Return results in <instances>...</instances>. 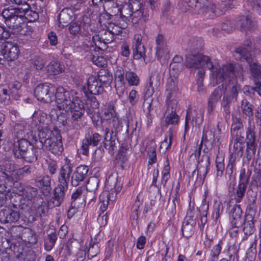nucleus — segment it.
I'll list each match as a JSON object with an SVG mask.
<instances>
[{
    "label": "nucleus",
    "mask_w": 261,
    "mask_h": 261,
    "mask_svg": "<svg viewBox=\"0 0 261 261\" xmlns=\"http://www.w3.org/2000/svg\"><path fill=\"white\" fill-rule=\"evenodd\" d=\"M221 244L222 242L219 241L218 244L213 247L211 251L210 261H217L218 260V256L222 250Z\"/></svg>",
    "instance_id": "obj_54"
},
{
    "label": "nucleus",
    "mask_w": 261,
    "mask_h": 261,
    "mask_svg": "<svg viewBox=\"0 0 261 261\" xmlns=\"http://www.w3.org/2000/svg\"><path fill=\"white\" fill-rule=\"evenodd\" d=\"M67 189L68 185L58 184L57 186L54 189V196L50 200L52 206H59L61 204L65 199Z\"/></svg>",
    "instance_id": "obj_16"
},
{
    "label": "nucleus",
    "mask_w": 261,
    "mask_h": 261,
    "mask_svg": "<svg viewBox=\"0 0 261 261\" xmlns=\"http://www.w3.org/2000/svg\"><path fill=\"white\" fill-rule=\"evenodd\" d=\"M73 16V12L70 9H63L58 15L59 26L64 27L69 23Z\"/></svg>",
    "instance_id": "obj_30"
},
{
    "label": "nucleus",
    "mask_w": 261,
    "mask_h": 261,
    "mask_svg": "<svg viewBox=\"0 0 261 261\" xmlns=\"http://www.w3.org/2000/svg\"><path fill=\"white\" fill-rule=\"evenodd\" d=\"M223 87V86L222 85L215 89L211 95L208 100L211 101L212 102L217 103L220 99L222 94L225 93L222 90Z\"/></svg>",
    "instance_id": "obj_50"
},
{
    "label": "nucleus",
    "mask_w": 261,
    "mask_h": 261,
    "mask_svg": "<svg viewBox=\"0 0 261 261\" xmlns=\"http://www.w3.org/2000/svg\"><path fill=\"white\" fill-rule=\"evenodd\" d=\"M254 123L250 118L248 119V126L246 131L247 141V150L253 151L255 148V135Z\"/></svg>",
    "instance_id": "obj_20"
},
{
    "label": "nucleus",
    "mask_w": 261,
    "mask_h": 261,
    "mask_svg": "<svg viewBox=\"0 0 261 261\" xmlns=\"http://www.w3.org/2000/svg\"><path fill=\"white\" fill-rule=\"evenodd\" d=\"M90 101L91 102L90 103V107L87 109V113L92 119L93 122L98 121V119L99 118V112L98 109L99 103L96 98L93 96H91Z\"/></svg>",
    "instance_id": "obj_33"
},
{
    "label": "nucleus",
    "mask_w": 261,
    "mask_h": 261,
    "mask_svg": "<svg viewBox=\"0 0 261 261\" xmlns=\"http://www.w3.org/2000/svg\"><path fill=\"white\" fill-rule=\"evenodd\" d=\"M125 79L130 86H137L140 83V78L138 75L133 71H128L125 73Z\"/></svg>",
    "instance_id": "obj_44"
},
{
    "label": "nucleus",
    "mask_w": 261,
    "mask_h": 261,
    "mask_svg": "<svg viewBox=\"0 0 261 261\" xmlns=\"http://www.w3.org/2000/svg\"><path fill=\"white\" fill-rule=\"evenodd\" d=\"M101 137L98 133H94L89 129L83 140L81 148L82 154L87 155L89 153V146H96L101 140Z\"/></svg>",
    "instance_id": "obj_13"
},
{
    "label": "nucleus",
    "mask_w": 261,
    "mask_h": 261,
    "mask_svg": "<svg viewBox=\"0 0 261 261\" xmlns=\"http://www.w3.org/2000/svg\"><path fill=\"white\" fill-rule=\"evenodd\" d=\"M155 42L156 55L158 58H168L170 50L164 37L162 34H159L156 37Z\"/></svg>",
    "instance_id": "obj_15"
},
{
    "label": "nucleus",
    "mask_w": 261,
    "mask_h": 261,
    "mask_svg": "<svg viewBox=\"0 0 261 261\" xmlns=\"http://www.w3.org/2000/svg\"><path fill=\"white\" fill-rule=\"evenodd\" d=\"M210 159L207 156H202L201 161L198 162L197 166L198 175L202 177H205L208 170L210 168Z\"/></svg>",
    "instance_id": "obj_32"
},
{
    "label": "nucleus",
    "mask_w": 261,
    "mask_h": 261,
    "mask_svg": "<svg viewBox=\"0 0 261 261\" xmlns=\"http://www.w3.org/2000/svg\"><path fill=\"white\" fill-rule=\"evenodd\" d=\"M114 34H117V33L109 31H105L101 37L98 35L93 36L91 38L89 37L88 39H85L82 45V48L85 52L96 51L98 49H102L103 47H106V44L113 41Z\"/></svg>",
    "instance_id": "obj_3"
},
{
    "label": "nucleus",
    "mask_w": 261,
    "mask_h": 261,
    "mask_svg": "<svg viewBox=\"0 0 261 261\" xmlns=\"http://www.w3.org/2000/svg\"><path fill=\"white\" fill-rule=\"evenodd\" d=\"M87 85L90 94L97 95L103 91V88L96 76L89 77Z\"/></svg>",
    "instance_id": "obj_22"
},
{
    "label": "nucleus",
    "mask_w": 261,
    "mask_h": 261,
    "mask_svg": "<svg viewBox=\"0 0 261 261\" xmlns=\"http://www.w3.org/2000/svg\"><path fill=\"white\" fill-rule=\"evenodd\" d=\"M33 118L36 125L40 126V127H47V125L50 123V120L48 119L47 114L45 113L39 112L35 114Z\"/></svg>",
    "instance_id": "obj_37"
},
{
    "label": "nucleus",
    "mask_w": 261,
    "mask_h": 261,
    "mask_svg": "<svg viewBox=\"0 0 261 261\" xmlns=\"http://www.w3.org/2000/svg\"><path fill=\"white\" fill-rule=\"evenodd\" d=\"M72 171V166L66 162L60 170L58 176V184L68 185L67 179H68Z\"/></svg>",
    "instance_id": "obj_29"
},
{
    "label": "nucleus",
    "mask_w": 261,
    "mask_h": 261,
    "mask_svg": "<svg viewBox=\"0 0 261 261\" xmlns=\"http://www.w3.org/2000/svg\"><path fill=\"white\" fill-rule=\"evenodd\" d=\"M57 239V235L55 232H51L48 235L47 238L44 243V248L46 251H50L54 246Z\"/></svg>",
    "instance_id": "obj_47"
},
{
    "label": "nucleus",
    "mask_w": 261,
    "mask_h": 261,
    "mask_svg": "<svg viewBox=\"0 0 261 261\" xmlns=\"http://www.w3.org/2000/svg\"><path fill=\"white\" fill-rule=\"evenodd\" d=\"M242 211L240 206L234 205L230 211V223L231 226H240L242 225Z\"/></svg>",
    "instance_id": "obj_26"
},
{
    "label": "nucleus",
    "mask_w": 261,
    "mask_h": 261,
    "mask_svg": "<svg viewBox=\"0 0 261 261\" xmlns=\"http://www.w3.org/2000/svg\"><path fill=\"white\" fill-rule=\"evenodd\" d=\"M19 218V213L12 209L2 210L0 212V219L5 223L16 222Z\"/></svg>",
    "instance_id": "obj_23"
},
{
    "label": "nucleus",
    "mask_w": 261,
    "mask_h": 261,
    "mask_svg": "<svg viewBox=\"0 0 261 261\" xmlns=\"http://www.w3.org/2000/svg\"><path fill=\"white\" fill-rule=\"evenodd\" d=\"M18 151L13 149V151L17 158L21 157V154H23L28 149L32 146L30 142L26 139H21L18 141Z\"/></svg>",
    "instance_id": "obj_38"
},
{
    "label": "nucleus",
    "mask_w": 261,
    "mask_h": 261,
    "mask_svg": "<svg viewBox=\"0 0 261 261\" xmlns=\"http://www.w3.org/2000/svg\"><path fill=\"white\" fill-rule=\"evenodd\" d=\"M20 13V11L18 7L8 8L5 9L2 13V15L5 19L6 25L9 28L11 32L14 34L21 33V22L18 20L19 18H22V15Z\"/></svg>",
    "instance_id": "obj_6"
},
{
    "label": "nucleus",
    "mask_w": 261,
    "mask_h": 261,
    "mask_svg": "<svg viewBox=\"0 0 261 261\" xmlns=\"http://www.w3.org/2000/svg\"><path fill=\"white\" fill-rule=\"evenodd\" d=\"M242 227V230L244 233L243 239H246L248 236L253 233L255 230L254 218L252 215L247 214L245 216Z\"/></svg>",
    "instance_id": "obj_24"
},
{
    "label": "nucleus",
    "mask_w": 261,
    "mask_h": 261,
    "mask_svg": "<svg viewBox=\"0 0 261 261\" xmlns=\"http://www.w3.org/2000/svg\"><path fill=\"white\" fill-rule=\"evenodd\" d=\"M203 114L204 111L202 109H189L187 112L185 129H187L189 123L193 126L201 124L203 120Z\"/></svg>",
    "instance_id": "obj_12"
},
{
    "label": "nucleus",
    "mask_w": 261,
    "mask_h": 261,
    "mask_svg": "<svg viewBox=\"0 0 261 261\" xmlns=\"http://www.w3.org/2000/svg\"><path fill=\"white\" fill-rule=\"evenodd\" d=\"M103 119L109 120L113 119L112 122L114 127L118 128L120 125L119 120L116 116L114 108L111 106H108L104 110L103 114L102 115Z\"/></svg>",
    "instance_id": "obj_34"
},
{
    "label": "nucleus",
    "mask_w": 261,
    "mask_h": 261,
    "mask_svg": "<svg viewBox=\"0 0 261 261\" xmlns=\"http://www.w3.org/2000/svg\"><path fill=\"white\" fill-rule=\"evenodd\" d=\"M251 44V42L250 40H247L245 45L247 46V48L239 47L236 49V51L240 56V58L244 59L249 63L252 75L255 78L261 80V66L255 63H251V59L250 54Z\"/></svg>",
    "instance_id": "obj_8"
},
{
    "label": "nucleus",
    "mask_w": 261,
    "mask_h": 261,
    "mask_svg": "<svg viewBox=\"0 0 261 261\" xmlns=\"http://www.w3.org/2000/svg\"><path fill=\"white\" fill-rule=\"evenodd\" d=\"M50 178L47 176H43L41 179L37 181V186L40 188L43 187H50Z\"/></svg>",
    "instance_id": "obj_62"
},
{
    "label": "nucleus",
    "mask_w": 261,
    "mask_h": 261,
    "mask_svg": "<svg viewBox=\"0 0 261 261\" xmlns=\"http://www.w3.org/2000/svg\"><path fill=\"white\" fill-rule=\"evenodd\" d=\"M161 76L160 73L157 71H153L150 75L149 85L154 87L159 86L161 82Z\"/></svg>",
    "instance_id": "obj_57"
},
{
    "label": "nucleus",
    "mask_w": 261,
    "mask_h": 261,
    "mask_svg": "<svg viewBox=\"0 0 261 261\" xmlns=\"http://www.w3.org/2000/svg\"><path fill=\"white\" fill-rule=\"evenodd\" d=\"M98 80L100 84L106 87H109L113 81L112 74L105 69H101L98 73Z\"/></svg>",
    "instance_id": "obj_36"
},
{
    "label": "nucleus",
    "mask_w": 261,
    "mask_h": 261,
    "mask_svg": "<svg viewBox=\"0 0 261 261\" xmlns=\"http://www.w3.org/2000/svg\"><path fill=\"white\" fill-rule=\"evenodd\" d=\"M106 188L110 191L108 199L114 200L116 195L121 190L122 184L117 178L109 176L107 180Z\"/></svg>",
    "instance_id": "obj_14"
},
{
    "label": "nucleus",
    "mask_w": 261,
    "mask_h": 261,
    "mask_svg": "<svg viewBox=\"0 0 261 261\" xmlns=\"http://www.w3.org/2000/svg\"><path fill=\"white\" fill-rule=\"evenodd\" d=\"M206 194L204 193L202 204L199 208V212L201 215L200 219L201 222L202 224H204L207 222V213L208 210V204L206 200Z\"/></svg>",
    "instance_id": "obj_41"
},
{
    "label": "nucleus",
    "mask_w": 261,
    "mask_h": 261,
    "mask_svg": "<svg viewBox=\"0 0 261 261\" xmlns=\"http://www.w3.org/2000/svg\"><path fill=\"white\" fill-rule=\"evenodd\" d=\"M89 168L86 165H81L77 167L71 176V184L76 187L87 177Z\"/></svg>",
    "instance_id": "obj_18"
},
{
    "label": "nucleus",
    "mask_w": 261,
    "mask_h": 261,
    "mask_svg": "<svg viewBox=\"0 0 261 261\" xmlns=\"http://www.w3.org/2000/svg\"><path fill=\"white\" fill-rule=\"evenodd\" d=\"M71 121L72 126L75 129L80 128L84 126L83 115L85 112L84 105L81 100L70 109Z\"/></svg>",
    "instance_id": "obj_10"
},
{
    "label": "nucleus",
    "mask_w": 261,
    "mask_h": 261,
    "mask_svg": "<svg viewBox=\"0 0 261 261\" xmlns=\"http://www.w3.org/2000/svg\"><path fill=\"white\" fill-rule=\"evenodd\" d=\"M195 223L192 221H185L182 226V232L183 235L188 238L191 236L194 232V225Z\"/></svg>",
    "instance_id": "obj_43"
},
{
    "label": "nucleus",
    "mask_w": 261,
    "mask_h": 261,
    "mask_svg": "<svg viewBox=\"0 0 261 261\" xmlns=\"http://www.w3.org/2000/svg\"><path fill=\"white\" fill-rule=\"evenodd\" d=\"M34 169L33 166L25 165L16 169L13 165L7 164L4 171L0 166V182L7 183L9 181L17 180L25 175L30 174Z\"/></svg>",
    "instance_id": "obj_4"
},
{
    "label": "nucleus",
    "mask_w": 261,
    "mask_h": 261,
    "mask_svg": "<svg viewBox=\"0 0 261 261\" xmlns=\"http://www.w3.org/2000/svg\"><path fill=\"white\" fill-rule=\"evenodd\" d=\"M57 87L51 84L44 83L38 85L34 90V95L38 100L50 103L55 100Z\"/></svg>",
    "instance_id": "obj_7"
},
{
    "label": "nucleus",
    "mask_w": 261,
    "mask_h": 261,
    "mask_svg": "<svg viewBox=\"0 0 261 261\" xmlns=\"http://www.w3.org/2000/svg\"><path fill=\"white\" fill-rule=\"evenodd\" d=\"M31 63L37 70L42 69L45 66V61L43 56H35L31 60Z\"/></svg>",
    "instance_id": "obj_45"
},
{
    "label": "nucleus",
    "mask_w": 261,
    "mask_h": 261,
    "mask_svg": "<svg viewBox=\"0 0 261 261\" xmlns=\"http://www.w3.org/2000/svg\"><path fill=\"white\" fill-rule=\"evenodd\" d=\"M124 74V72L123 70H117L115 74V88L119 96L124 94L125 90Z\"/></svg>",
    "instance_id": "obj_28"
},
{
    "label": "nucleus",
    "mask_w": 261,
    "mask_h": 261,
    "mask_svg": "<svg viewBox=\"0 0 261 261\" xmlns=\"http://www.w3.org/2000/svg\"><path fill=\"white\" fill-rule=\"evenodd\" d=\"M37 194V189L31 186H26L22 190V196L28 200H33Z\"/></svg>",
    "instance_id": "obj_39"
},
{
    "label": "nucleus",
    "mask_w": 261,
    "mask_h": 261,
    "mask_svg": "<svg viewBox=\"0 0 261 261\" xmlns=\"http://www.w3.org/2000/svg\"><path fill=\"white\" fill-rule=\"evenodd\" d=\"M142 37L140 34L134 36L133 43V51L134 58L135 60H139L141 58L144 59L145 57V49L144 45L142 43Z\"/></svg>",
    "instance_id": "obj_17"
},
{
    "label": "nucleus",
    "mask_w": 261,
    "mask_h": 261,
    "mask_svg": "<svg viewBox=\"0 0 261 261\" xmlns=\"http://www.w3.org/2000/svg\"><path fill=\"white\" fill-rule=\"evenodd\" d=\"M149 16L148 11L146 8L139 11L134 12L133 15H132V22L137 23L141 19L145 21L148 19Z\"/></svg>",
    "instance_id": "obj_42"
},
{
    "label": "nucleus",
    "mask_w": 261,
    "mask_h": 261,
    "mask_svg": "<svg viewBox=\"0 0 261 261\" xmlns=\"http://www.w3.org/2000/svg\"><path fill=\"white\" fill-rule=\"evenodd\" d=\"M236 166V157L231 154L229 158L228 163L226 169V174L230 177L232 173L234 167Z\"/></svg>",
    "instance_id": "obj_59"
},
{
    "label": "nucleus",
    "mask_w": 261,
    "mask_h": 261,
    "mask_svg": "<svg viewBox=\"0 0 261 261\" xmlns=\"http://www.w3.org/2000/svg\"><path fill=\"white\" fill-rule=\"evenodd\" d=\"M45 70L49 75H56L64 71V66L56 61H52L46 66Z\"/></svg>",
    "instance_id": "obj_31"
},
{
    "label": "nucleus",
    "mask_w": 261,
    "mask_h": 261,
    "mask_svg": "<svg viewBox=\"0 0 261 261\" xmlns=\"http://www.w3.org/2000/svg\"><path fill=\"white\" fill-rule=\"evenodd\" d=\"M177 80L174 77H170L167 82L166 84V105L167 109L169 110L171 108V111H175L177 106V101L176 100L177 88Z\"/></svg>",
    "instance_id": "obj_9"
},
{
    "label": "nucleus",
    "mask_w": 261,
    "mask_h": 261,
    "mask_svg": "<svg viewBox=\"0 0 261 261\" xmlns=\"http://www.w3.org/2000/svg\"><path fill=\"white\" fill-rule=\"evenodd\" d=\"M99 252V244L97 242H91L87 251L88 257L92 258Z\"/></svg>",
    "instance_id": "obj_52"
},
{
    "label": "nucleus",
    "mask_w": 261,
    "mask_h": 261,
    "mask_svg": "<svg viewBox=\"0 0 261 261\" xmlns=\"http://www.w3.org/2000/svg\"><path fill=\"white\" fill-rule=\"evenodd\" d=\"M133 14V13L130 10L129 5L127 4L123 5L120 10V15L123 19H127L128 18L132 17Z\"/></svg>",
    "instance_id": "obj_58"
},
{
    "label": "nucleus",
    "mask_w": 261,
    "mask_h": 261,
    "mask_svg": "<svg viewBox=\"0 0 261 261\" xmlns=\"http://www.w3.org/2000/svg\"><path fill=\"white\" fill-rule=\"evenodd\" d=\"M139 99V96L136 90L133 89L129 93L128 100L130 104L134 105L136 104Z\"/></svg>",
    "instance_id": "obj_63"
},
{
    "label": "nucleus",
    "mask_w": 261,
    "mask_h": 261,
    "mask_svg": "<svg viewBox=\"0 0 261 261\" xmlns=\"http://www.w3.org/2000/svg\"><path fill=\"white\" fill-rule=\"evenodd\" d=\"M179 120L178 116L175 111H171L170 113L167 114L165 117V123L168 125H174L178 123Z\"/></svg>",
    "instance_id": "obj_53"
},
{
    "label": "nucleus",
    "mask_w": 261,
    "mask_h": 261,
    "mask_svg": "<svg viewBox=\"0 0 261 261\" xmlns=\"http://www.w3.org/2000/svg\"><path fill=\"white\" fill-rule=\"evenodd\" d=\"M44 146L54 154L61 153L63 148L60 134L55 131V134H53L51 137L48 138V140Z\"/></svg>",
    "instance_id": "obj_11"
},
{
    "label": "nucleus",
    "mask_w": 261,
    "mask_h": 261,
    "mask_svg": "<svg viewBox=\"0 0 261 261\" xmlns=\"http://www.w3.org/2000/svg\"><path fill=\"white\" fill-rule=\"evenodd\" d=\"M253 25L250 13L248 12L245 15H242L238 18L236 20L235 27L239 28L240 30L247 31L250 29Z\"/></svg>",
    "instance_id": "obj_25"
},
{
    "label": "nucleus",
    "mask_w": 261,
    "mask_h": 261,
    "mask_svg": "<svg viewBox=\"0 0 261 261\" xmlns=\"http://www.w3.org/2000/svg\"><path fill=\"white\" fill-rule=\"evenodd\" d=\"M55 100L57 108L59 110L65 111L70 110L73 105L79 103L80 100L77 96H74L71 92L62 86L57 87L55 93Z\"/></svg>",
    "instance_id": "obj_5"
},
{
    "label": "nucleus",
    "mask_w": 261,
    "mask_h": 261,
    "mask_svg": "<svg viewBox=\"0 0 261 261\" xmlns=\"http://www.w3.org/2000/svg\"><path fill=\"white\" fill-rule=\"evenodd\" d=\"M180 9L182 11H190L193 13L203 14L205 17L212 18L221 15L223 10L208 0H184L181 2Z\"/></svg>",
    "instance_id": "obj_2"
},
{
    "label": "nucleus",
    "mask_w": 261,
    "mask_h": 261,
    "mask_svg": "<svg viewBox=\"0 0 261 261\" xmlns=\"http://www.w3.org/2000/svg\"><path fill=\"white\" fill-rule=\"evenodd\" d=\"M172 132L170 129L168 135L165 137L164 141L161 142L160 148H163L166 150L169 149L172 144Z\"/></svg>",
    "instance_id": "obj_56"
},
{
    "label": "nucleus",
    "mask_w": 261,
    "mask_h": 261,
    "mask_svg": "<svg viewBox=\"0 0 261 261\" xmlns=\"http://www.w3.org/2000/svg\"><path fill=\"white\" fill-rule=\"evenodd\" d=\"M231 99L230 97L228 96V95L226 94V93H224V96L221 105L223 108L226 118H229V114L230 112L229 104L231 102Z\"/></svg>",
    "instance_id": "obj_51"
},
{
    "label": "nucleus",
    "mask_w": 261,
    "mask_h": 261,
    "mask_svg": "<svg viewBox=\"0 0 261 261\" xmlns=\"http://www.w3.org/2000/svg\"><path fill=\"white\" fill-rule=\"evenodd\" d=\"M246 184L244 182H240L236 189V197L235 200L236 202H240L244 196L245 192L246 190Z\"/></svg>",
    "instance_id": "obj_46"
},
{
    "label": "nucleus",
    "mask_w": 261,
    "mask_h": 261,
    "mask_svg": "<svg viewBox=\"0 0 261 261\" xmlns=\"http://www.w3.org/2000/svg\"><path fill=\"white\" fill-rule=\"evenodd\" d=\"M19 49L12 43L8 42L2 50L1 56L8 61H11L18 58Z\"/></svg>",
    "instance_id": "obj_19"
},
{
    "label": "nucleus",
    "mask_w": 261,
    "mask_h": 261,
    "mask_svg": "<svg viewBox=\"0 0 261 261\" xmlns=\"http://www.w3.org/2000/svg\"><path fill=\"white\" fill-rule=\"evenodd\" d=\"M42 148H39L34 145L27 150L23 154H21V157L23 158L28 162H33L37 160L38 155L41 153Z\"/></svg>",
    "instance_id": "obj_27"
},
{
    "label": "nucleus",
    "mask_w": 261,
    "mask_h": 261,
    "mask_svg": "<svg viewBox=\"0 0 261 261\" xmlns=\"http://www.w3.org/2000/svg\"><path fill=\"white\" fill-rule=\"evenodd\" d=\"M186 67L198 69L197 81V91L203 93L204 88L202 79L205 75V68H208L211 71V79L216 84L225 81H230L234 77L242 78V67L238 66V70L234 69L231 64L223 65L222 67L216 61H212L209 57L202 54H191L186 58Z\"/></svg>",
    "instance_id": "obj_1"
},
{
    "label": "nucleus",
    "mask_w": 261,
    "mask_h": 261,
    "mask_svg": "<svg viewBox=\"0 0 261 261\" xmlns=\"http://www.w3.org/2000/svg\"><path fill=\"white\" fill-rule=\"evenodd\" d=\"M36 212L37 216H39L40 217L45 216L48 212V207L45 202L42 200L40 201V204H39L38 206L37 207Z\"/></svg>",
    "instance_id": "obj_60"
},
{
    "label": "nucleus",
    "mask_w": 261,
    "mask_h": 261,
    "mask_svg": "<svg viewBox=\"0 0 261 261\" xmlns=\"http://www.w3.org/2000/svg\"><path fill=\"white\" fill-rule=\"evenodd\" d=\"M252 9L261 14V0H253L249 2L248 4Z\"/></svg>",
    "instance_id": "obj_64"
},
{
    "label": "nucleus",
    "mask_w": 261,
    "mask_h": 261,
    "mask_svg": "<svg viewBox=\"0 0 261 261\" xmlns=\"http://www.w3.org/2000/svg\"><path fill=\"white\" fill-rule=\"evenodd\" d=\"M55 134L52 132L50 129L47 128V127H42L40 130H39L38 140L36 137L34 138V142L35 145L39 148H42L43 146L45 145V142L48 140V138H50L53 136V134Z\"/></svg>",
    "instance_id": "obj_21"
},
{
    "label": "nucleus",
    "mask_w": 261,
    "mask_h": 261,
    "mask_svg": "<svg viewBox=\"0 0 261 261\" xmlns=\"http://www.w3.org/2000/svg\"><path fill=\"white\" fill-rule=\"evenodd\" d=\"M148 164L152 165L155 163L156 161V149L154 147H150L148 151Z\"/></svg>",
    "instance_id": "obj_61"
},
{
    "label": "nucleus",
    "mask_w": 261,
    "mask_h": 261,
    "mask_svg": "<svg viewBox=\"0 0 261 261\" xmlns=\"http://www.w3.org/2000/svg\"><path fill=\"white\" fill-rule=\"evenodd\" d=\"M29 5H24V8L18 7L22 18L24 17L29 21H34L38 18V14L35 11L29 9Z\"/></svg>",
    "instance_id": "obj_35"
},
{
    "label": "nucleus",
    "mask_w": 261,
    "mask_h": 261,
    "mask_svg": "<svg viewBox=\"0 0 261 261\" xmlns=\"http://www.w3.org/2000/svg\"><path fill=\"white\" fill-rule=\"evenodd\" d=\"M216 176L221 177L225 169L224 159L217 157L216 160Z\"/></svg>",
    "instance_id": "obj_55"
},
{
    "label": "nucleus",
    "mask_w": 261,
    "mask_h": 261,
    "mask_svg": "<svg viewBox=\"0 0 261 261\" xmlns=\"http://www.w3.org/2000/svg\"><path fill=\"white\" fill-rule=\"evenodd\" d=\"M215 141V135L212 130L204 128L201 144L204 143L205 145L210 144L213 145Z\"/></svg>",
    "instance_id": "obj_40"
},
{
    "label": "nucleus",
    "mask_w": 261,
    "mask_h": 261,
    "mask_svg": "<svg viewBox=\"0 0 261 261\" xmlns=\"http://www.w3.org/2000/svg\"><path fill=\"white\" fill-rule=\"evenodd\" d=\"M0 102L4 105H9L11 102L8 89L3 86H0Z\"/></svg>",
    "instance_id": "obj_48"
},
{
    "label": "nucleus",
    "mask_w": 261,
    "mask_h": 261,
    "mask_svg": "<svg viewBox=\"0 0 261 261\" xmlns=\"http://www.w3.org/2000/svg\"><path fill=\"white\" fill-rule=\"evenodd\" d=\"M241 110L243 115L250 117L253 115V107L246 99L242 101Z\"/></svg>",
    "instance_id": "obj_49"
}]
</instances>
